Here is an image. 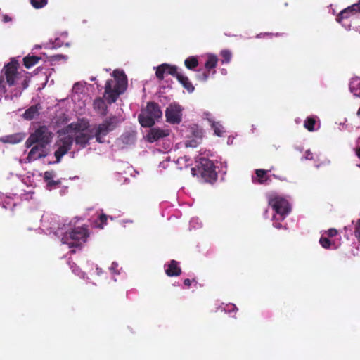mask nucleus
<instances>
[{"label": "nucleus", "instance_id": "f257e3e1", "mask_svg": "<svg viewBox=\"0 0 360 360\" xmlns=\"http://www.w3.org/2000/svg\"><path fill=\"white\" fill-rule=\"evenodd\" d=\"M112 76L114 79L107 80L105 86L104 97L109 104L115 103L127 87V76L122 70H115Z\"/></svg>", "mask_w": 360, "mask_h": 360}, {"label": "nucleus", "instance_id": "f03ea898", "mask_svg": "<svg viewBox=\"0 0 360 360\" xmlns=\"http://www.w3.org/2000/svg\"><path fill=\"white\" fill-rule=\"evenodd\" d=\"M162 112L160 105L155 102H148L146 108L141 110L138 120L143 127H150L155 123V120L162 117Z\"/></svg>", "mask_w": 360, "mask_h": 360}, {"label": "nucleus", "instance_id": "7ed1b4c3", "mask_svg": "<svg viewBox=\"0 0 360 360\" xmlns=\"http://www.w3.org/2000/svg\"><path fill=\"white\" fill-rule=\"evenodd\" d=\"M53 137V133L46 125L39 126L31 133L25 143L26 148H30L35 143L47 146L51 143Z\"/></svg>", "mask_w": 360, "mask_h": 360}, {"label": "nucleus", "instance_id": "20e7f679", "mask_svg": "<svg viewBox=\"0 0 360 360\" xmlns=\"http://www.w3.org/2000/svg\"><path fill=\"white\" fill-rule=\"evenodd\" d=\"M121 122L120 120L115 115L110 116L105 119L101 123L98 124L94 129V136L98 143L105 142V137L110 132L114 131Z\"/></svg>", "mask_w": 360, "mask_h": 360}, {"label": "nucleus", "instance_id": "39448f33", "mask_svg": "<svg viewBox=\"0 0 360 360\" xmlns=\"http://www.w3.org/2000/svg\"><path fill=\"white\" fill-rule=\"evenodd\" d=\"M88 237L87 229L77 227L65 232L61 238V241L63 244L68 245L69 248H77L85 243Z\"/></svg>", "mask_w": 360, "mask_h": 360}, {"label": "nucleus", "instance_id": "423d86ee", "mask_svg": "<svg viewBox=\"0 0 360 360\" xmlns=\"http://www.w3.org/2000/svg\"><path fill=\"white\" fill-rule=\"evenodd\" d=\"M18 63L16 60H12L5 65L4 68V75L0 78V93L6 94L7 90L6 84L9 86L15 84V79L18 77Z\"/></svg>", "mask_w": 360, "mask_h": 360}, {"label": "nucleus", "instance_id": "0eeeda50", "mask_svg": "<svg viewBox=\"0 0 360 360\" xmlns=\"http://www.w3.org/2000/svg\"><path fill=\"white\" fill-rule=\"evenodd\" d=\"M196 162L198 171L205 181L212 183L217 180V174L215 166L211 160L205 158H200Z\"/></svg>", "mask_w": 360, "mask_h": 360}, {"label": "nucleus", "instance_id": "6e6552de", "mask_svg": "<svg viewBox=\"0 0 360 360\" xmlns=\"http://www.w3.org/2000/svg\"><path fill=\"white\" fill-rule=\"evenodd\" d=\"M269 205L275 211L279 219L284 220L286 216L290 212L291 207L289 202L284 198L274 195L269 198Z\"/></svg>", "mask_w": 360, "mask_h": 360}, {"label": "nucleus", "instance_id": "1a4fd4ad", "mask_svg": "<svg viewBox=\"0 0 360 360\" xmlns=\"http://www.w3.org/2000/svg\"><path fill=\"white\" fill-rule=\"evenodd\" d=\"M63 136H60L56 143L58 146V149L54 153L56 162H60L63 156L70 150L74 141V138L70 135Z\"/></svg>", "mask_w": 360, "mask_h": 360}, {"label": "nucleus", "instance_id": "9d476101", "mask_svg": "<svg viewBox=\"0 0 360 360\" xmlns=\"http://www.w3.org/2000/svg\"><path fill=\"white\" fill-rule=\"evenodd\" d=\"M181 108L176 104L169 105L165 111V117L167 122L171 124H179L181 121Z\"/></svg>", "mask_w": 360, "mask_h": 360}, {"label": "nucleus", "instance_id": "9b49d317", "mask_svg": "<svg viewBox=\"0 0 360 360\" xmlns=\"http://www.w3.org/2000/svg\"><path fill=\"white\" fill-rule=\"evenodd\" d=\"M30 148L31 149L26 158L28 162H32L37 160L44 158L48 155L46 146L35 143Z\"/></svg>", "mask_w": 360, "mask_h": 360}, {"label": "nucleus", "instance_id": "f8f14e48", "mask_svg": "<svg viewBox=\"0 0 360 360\" xmlns=\"http://www.w3.org/2000/svg\"><path fill=\"white\" fill-rule=\"evenodd\" d=\"M26 136L23 132H18L13 134L6 135L0 138V141L4 143L16 144L22 142Z\"/></svg>", "mask_w": 360, "mask_h": 360}, {"label": "nucleus", "instance_id": "ddd939ff", "mask_svg": "<svg viewBox=\"0 0 360 360\" xmlns=\"http://www.w3.org/2000/svg\"><path fill=\"white\" fill-rule=\"evenodd\" d=\"M360 7L359 4H354L350 6L343 9L337 16V21L341 22L342 20L349 18L350 15L356 14L359 11Z\"/></svg>", "mask_w": 360, "mask_h": 360}, {"label": "nucleus", "instance_id": "4468645a", "mask_svg": "<svg viewBox=\"0 0 360 360\" xmlns=\"http://www.w3.org/2000/svg\"><path fill=\"white\" fill-rule=\"evenodd\" d=\"M169 135L168 130H164L159 128H152L147 135L148 141L150 143L158 141Z\"/></svg>", "mask_w": 360, "mask_h": 360}, {"label": "nucleus", "instance_id": "2eb2a0df", "mask_svg": "<svg viewBox=\"0 0 360 360\" xmlns=\"http://www.w3.org/2000/svg\"><path fill=\"white\" fill-rule=\"evenodd\" d=\"M165 274L169 277L180 276L181 269L179 266V262L174 259L171 260L165 269Z\"/></svg>", "mask_w": 360, "mask_h": 360}, {"label": "nucleus", "instance_id": "dca6fc26", "mask_svg": "<svg viewBox=\"0 0 360 360\" xmlns=\"http://www.w3.org/2000/svg\"><path fill=\"white\" fill-rule=\"evenodd\" d=\"M94 109L102 116H105L108 113V106L105 101L102 98H97L94 100Z\"/></svg>", "mask_w": 360, "mask_h": 360}, {"label": "nucleus", "instance_id": "f3484780", "mask_svg": "<svg viewBox=\"0 0 360 360\" xmlns=\"http://www.w3.org/2000/svg\"><path fill=\"white\" fill-rule=\"evenodd\" d=\"M93 137L94 136L89 134L79 132L75 136V141L77 145H79L82 148H85Z\"/></svg>", "mask_w": 360, "mask_h": 360}, {"label": "nucleus", "instance_id": "a211bd4d", "mask_svg": "<svg viewBox=\"0 0 360 360\" xmlns=\"http://www.w3.org/2000/svg\"><path fill=\"white\" fill-rule=\"evenodd\" d=\"M176 78L184 88L188 91V92L192 93L194 91L195 88L188 77L185 76L181 72H179Z\"/></svg>", "mask_w": 360, "mask_h": 360}, {"label": "nucleus", "instance_id": "6ab92c4d", "mask_svg": "<svg viewBox=\"0 0 360 360\" xmlns=\"http://www.w3.org/2000/svg\"><path fill=\"white\" fill-rule=\"evenodd\" d=\"M81 129V124L78 122H72L66 126L65 127L58 130V134L59 136L63 135H68L71 131H79Z\"/></svg>", "mask_w": 360, "mask_h": 360}, {"label": "nucleus", "instance_id": "aec40b11", "mask_svg": "<svg viewBox=\"0 0 360 360\" xmlns=\"http://www.w3.org/2000/svg\"><path fill=\"white\" fill-rule=\"evenodd\" d=\"M217 62H218L217 57L215 55L210 54L207 56V59L205 64L206 70H207L208 72H210L211 70H213L212 74H214L216 72V71L214 69L216 68V66L217 65Z\"/></svg>", "mask_w": 360, "mask_h": 360}, {"label": "nucleus", "instance_id": "412c9836", "mask_svg": "<svg viewBox=\"0 0 360 360\" xmlns=\"http://www.w3.org/2000/svg\"><path fill=\"white\" fill-rule=\"evenodd\" d=\"M41 108L39 106V105H34L30 106L29 108H27L24 114L23 117L25 120H31L33 118H34L37 115H39V110Z\"/></svg>", "mask_w": 360, "mask_h": 360}, {"label": "nucleus", "instance_id": "4be33fe9", "mask_svg": "<svg viewBox=\"0 0 360 360\" xmlns=\"http://www.w3.org/2000/svg\"><path fill=\"white\" fill-rule=\"evenodd\" d=\"M269 170H265L262 169H258L255 170V174L258 178V183L260 184H266L268 181H270V177L267 175V172Z\"/></svg>", "mask_w": 360, "mask_h": 360}, {"label": "nucleus", "instance_id": "5701e85b", "mask_svg": "<svg viewBox=\"0 0 360 360\" xmlns=\"http://www.w3.org/2000/svg\"><path fill=\"white\" fill-rule=\"evenodd\" d=\"M40 59L41 57L35 56H27L23 58V65L25 66V68H30L36 65Z\"/></svg>", "mask_w": 360, "mask_h": 360}, {"label": "nucleus", "instance_id": "b1692460", "mask_svg": "<svg viewBox=\"0 0 360 360\" xmlns=\"http://www.w3.org/2000/svg\"><path fill=\"white\" fill-rule=\"evenodd\" d=\"M185 66L189 70H194L199 65L198 59L195 56H191L184 60Z\"/></svg>", "mask_w": 360, "mask_h": 360}, {"label": "nucleus", "instance_id": "393cba45", "mask_svg": "<svg viewBox=\"0 0 360 360\" xmlns=\"http://www.w3.org/2000/svg\"><path fill=\"white\" fill-rule=\"evenodd\" d=\"M209 122L211 123V127L214 130V134L218 136H222L224 133V127L219 122H214L210 119H208Z\"/></svg>", "mask_w": 360, "mask_h": 360}, {"label": "nucleus", "instance_id": "a878e982", "mask_svg": "<svg viewBox=\"0 0 360 360\" xmlns=\"http://www.w3.org/2000/svg\"><path fill=\"white\" fill-rule=\"evenodd\" d=\"M316 124V118L315 117H308L304 122V127L309 131L315 130V125Z\"/></svg>", "mask_w": 360, "mask_h": 360}, {"label": "nucleus", "instance_id": "bb28decb", "mask_svg": "<svg viewBox=\"0 0 360 360\" xmlns=\"http://www.w3.org/2000/svg\"><path fill=\"white\" fill-rule=\"evenodd\" d=\"M166 63H163L159 65L155 72V75L157 78L160 80H162L164 79V75L167 74V71L165 70Z\"/></svg>", "mask_w": 360, "mask_h": 360}, {"label": "nucleus", "instance_id": "cd10ccee", "mask_svg": "<svg viewBox=\"0 0 360 360\" xmlns=\"http://www.w3.org/2000/svg\"><path fill=\"white\" fill-rule=\"evenodd\" d=\"M165 70L167 75H170L174 77H176L180 72L178 71V68L176 65H171L166 63Z\"/></svg>", "mask_w": 360, "mask_h": 360}, {"label": "nucleus", "instance_id": "c85d7f7f", "mask_svg": "<svg viewBox=\"0 0 360 360\" xmlns=\"http://www.w3.org/2000/svg\"><path fill=\"white\" fill-rule=\"evenodd\" d=\"M221 56L222 57V63H228L230 62L232 53L229 50L224 49L221 51L220 53Z\"/></svg>", "mask_w": 360, "mask_h": 360}, {"label": "nucleus", "instance_id": "c756f323", "mask_svg": "<svg viewBox=\"0 0 360 360\" xmlns=\"http://www.w3.org/2000/svg\"><path fill=\"white\" fill-rule=\"evenodd\" d=\"M48 0H30L32 6L37 9L41 8L47 4Z\"/></svg>", "mask_w": 360, "mask_h": 360}, {"label": "nucleus", "instance_id": "7c9ffc66", "mask_svg": "<svg viewBox=\"0 0 360 360\" xmlns=\"http://www.w3.org/2000/svg\"><path fill=\"white\" fill-rule=\"evenodd\" d=\"M210 72L207 70H204L202 72L198 71V73L196 75V79L200 82H206L210 76Z\"/></svg>", "mask_w": 360, "mask_h": 360}, {"label": "nucleus", "instance_id": "2f4dec72", "mask_svg": "<svg viewBox=\"0 0 360 360\" xmlns=\"http://www.w3.org/2000/svg\"><path fill=\"white\" fill-rule=\"evenodd\" d=\"M191 133L195 136V139L201 140L202 138L203 132L202 129H199L197 126L191 127Z\"/></svg>", "mask_w": 360, "mask_h": 360}, {"label": "nucleus", "instance_id": "473e14b6", "mask_svg": "<svg viewBox=\"0 0 360 360\" xmlns=\"http://www.w3.org/2000/svg\"><path fill=\"white\" fill-rule=\"evenodd\" d=\"M282 221L283 220L279 219V216H276V215L273 216V226L275 228H276L278 229H281L283 228V226L281 224ZM284 228H285V226H284Z\"/></svg>", "mask_w": 360, "mask_h": 360}, {"label": "nucleus", "instance_id": "72a5a7b5", "mask_svg": "<svg viewBox=\"0 0 360 360\" xmlns=\"http://www.w3.org/2000/svg\"><path fill=\"white\" fill-rule=\"evenodd\" d=\"M199 143H200L199 140L194 138V139H192L190 140H186L185 141V146L187 148L188 147L195 148L198 146Z\"/></svg>", "mask_w": 360, "mask_h": 360}, {"label": "nucleus", "instance_id": "f704fd0d", "mask_svg": "<svg viewBox=\"0 0 360 360\" xmlns=\"http://www.w3.org/2000/svg\"><path fill=\"white\" fill-rule=\"evenodd\" d=\"M107 220H108L107 215L105 214H101L99 216L98 223L97 224V226L101 228V229H103V226L107 224Z\"/></svg>", "mask_w": 360, "mask_h": 360}, {"label": "nucleus", "instance_id": "c9c22d12", "mask_svg": "<svg viewBox=\"0 0 360 360\" xmlns=\"http://www.w3.org/2000/svg\"><path fill=\"white\" fill-rule=\"evenodd\" d=\"M319 243L323 248L328 249L330 247L331 242L328 238L321 237Z\"/></svg>", "mask_w": 360, "mask_h": 360}, {"label": "nucleus", "instance_id": "e433bc0d", "mask_svg": "<svg viewBox=\"0 0 360 360\" xmlns=\"http://www.w3.org/2000/svg\"><path fill=\"white\" fill-rule=\"evenodd\" d=\"M354 236L360 243V219L356 221L354 227Z\"/></svg>", "mask_w": 360, "mask_h": 360}, {"label": "nucleus", "instance_id": "4c0bfd02", "mask_svg": "<svg viewBox=\"0 0 360 360\" xmlns=\"http://www.w3.org/2000/svg\"><path fill=\"white\" fill-rule=\"evenodd\" d=\"M53 177V172H46L44 173V180L48 182L49 181L51 180Z\"/></svg>", "mask_w": 360, "mask_h": 360}, {"label": "nucleus", "instance_id": "58836bf2", "mask_svg": "<svg viewBox=\"0 0 360 360\" xmlns=\"http://www.w3.org/2000/svg\"><path fill=\"white\" fill-rule=\"evenodd\" d=\"M338 233V230L334 228H331L327 231V234L329 237H334L337 236Z\"/></svg>", "mask_w": 360, "mask_h": 360}, {"label": "nucleus", "instance_id": "ea45409f", "mask_svg": "<svg viewBox=\"0 0 360 360\" xmlns=\"http://www.w3.org/2000/svg\"><path fill=\"white\" fill-rule=\"evenodd\" d=\"M350 90L355 96L360 97V88L355 89L352 85L350 86Z\"/></svg>", "mask_w": 360, "mask_h": 360}, {"label": "nucleus", "instance_id": "a19ab883", "mask_svg": "<svg viewBox=\"0 0 360 360\" xmlns=\"http://www.w3.org/2000/svg\"><path fill=\"white\" fill-rule=\"evenodd\" d=\"M2 21L4 22H11L12 21V18L11 16H9L8 15H7V14H4L2 15Z\"/></svg>", "mask_w": 360, "mask_h": 360}, {"label": "nucleus", "instance_id": "79ce46f5", "mask_svg": "<svg viewBox=\"0 0 360 360\" xmlns=\"http://www.w3.org/2000/svg\"><path fill=\"white\" fill-rule=\"evenodd\" d=\"M196 281L195 279H193L192 281L190 280L189 278H186L184 280V284L185 286H186L187 288H189L191 285V283L192 282H195Z\"/></svg>", "mask_w": 360, "mask_h": 360}, {"label": "nucleus", "instance_id": "37998d69", "mask_svg": "<svg viewBox=\"0 0 360 360\" xmlns=\"http://www.w3.org/2000/svg\"><path fill=\"white\" fill-rule=\"evenodd\" d=\"M58 184H59V181H56L53 180V179H52L51 180H50L47 182V186L49 187H53Z\"/></svg>", "mask_w": 360, "mask_h": 360}, {"label": "nucleus", "instance_id": "c03bdc74", "mask_svg": "<svg viewBox=\"0 0 360 360\" xmlns=\"http://www.w3.org/2000/svg\"><path fill=\"white\" fill-rule=\"evenodd\" d=\"M356 153V155L358 156V158L360 159V148L357 149Z\"/></svg>", "mask_w": 360, "mask_h": 360}, {"label": "nucleus", "instance_id": "a18cd8bd", "mask_svg": "<svg viewBox=\"0 0 360 360\" xmlns=\"http://www.w3.org/2000/svg\"><path fill=\"white\" fill-rule=\"evenodd\" d=\"M72 271H73L75 274H79V269H72Z\"/></svg>", "mask_w": 360, "mask_h": 360}, {"label": "nucleus", "instance_id": "49530a36", "mask_svg": "<svg viewBox=\"0 0 360 360\" xmlns=\"http://www.w3.org/2000/svg\"><path fill=\"white\" fill-rule=\"evenodd\" d=\"M231 307L232 309H229L230 311L234 310V309H237L234 304H232Z\"/></svg>", "mask_w": 360, "mask_h": 360}, {"label": "nucleus", "instance_id": "de8ad7c7", "mask_svg": "<svg viewBox=\"0 0 360 360\" xmlns=\"http://www.w3.org/2000/svg\"><path fill=\"white\" fill-rule=\"evenodd\" d=\"M60 57V56L58 55V56H53V58H56V59H58Z\"/></svg>", "mask_w": 360, "mask_h": 360}, {"label": "nucleus", "instance_id": "09e8293b", "mask_svg": "<svg viewBox=\"0 0 360 360\" xmlns=\"http://www.w3.org/2000/svg\"><path fill=\"white\" fill-rule=\"evenodd\" d=\"M70 253H71V254H75V250H72L70 251Z\"/></svg>", "mask_w": 360, "mask_h": 360}, {"label": "nucleus", "instance_id": "8fccbe9b", "mask_svg": "<svg viewBox=\"0 0 360 360\" xmlns=\"http://www.w3.org/2000/svg\"><path fill=\"white\" fill-rule=\"evenodd\" d=\"M24 85H25V86H24V87H25V88L27 86V84H26V82H25V83H24Z\"/></svg>", "mask_w": 360, "mask_h": 360}, {"label": "nucleus", "instance_id": "3c124183", "mask_svg": "<svg viewBox=\"0 0 360 360\" xmlns=\"http://www.w3.org/2000/svg\"><path fill=\"white\" fill-rule=\"evenodd\" d=\"M273 147H274L275 150H277V148L275 146V145H273Z\"/></svg>", "mask_w": 360, "mask_h": 360}, {"label": "nucleus", "instance_id": "603ef678", "mask_svg": "<svg viewBox=\"0 0 360 360\" xmlns=\"http://www.w3.org/2000/svg\"><path fill=\"white\" fill-rule=\"evenodd\" d=\"M273 147H274L275 150H277V148L275 146V145H273Z\"/></svg>", "mask_w": 360, "mask_h": 360}, {"label": "nucleus", "instance_id": "864d4df0", "mask_svg": "<svg viewBox=\"0 0 360 360\" xmlns=\"http://www.w3.org/2000/svg\"><path fill=\"white\" fill-rule=\"evenodd\" d=\"M273 147H274L275 150H277V148L275 146V145H273Z\"/></svg>", "mask_w": 360, "mask_h": 360}]
</instances>
